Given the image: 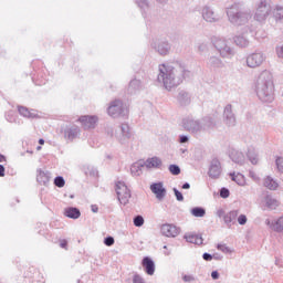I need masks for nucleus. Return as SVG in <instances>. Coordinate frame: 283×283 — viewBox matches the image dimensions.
<instances>
[{
    "mask_svg": "<svg viewBox=\"0 0 283 283\" xmlns=\"http://www.w3.org/2000/svg\"><path fill=\"white\" fill-rule=\"evenodd\" d=\"M178 105L180 107H187L191 105V94L185 90H180L176 96Z\"/></svg>",
    "mask_w": 283,
    "mask_h": 283,
    "instance_id": "nucleus-19",
    "label": "nucleus"
},
{
    "mask_svg": "<svg viewBox=\"0 0 283 283\" xmlns=\"http://www.w3.org/2000/svg\"><path fill=\"white\" fill-rule=\"evenodd\" d=\"M150 45L159 56H169V52H171V43L167 39H155Z\"/></svg>",
    "mask_w": 283,
    "mask_h": 283,
    "instance_id": "nucleus-8",
    "label": "nucleus"
},
{
    "mask_svg": "<svg viewBox=\"0 0 283 283\" xmlns=\"http://www.w3.org/2000/svg\"><path fill=\"white\" fill-rule=\"evenodd\" d=\"M247 158L250 160L251 165H258V163H260L258 150H255L253 147L248 148Z\"/></svg>",
    "mask_w": 283,
    "mask_h": 283,
    "instance_id": "nucleus-28",
    "label": "nucleus"
},
{
    "mask_svg": "<svg viewBox=\"0 0 283 283\" xmlns=\"http://www.w3.org/2000/svg\"><path fill=\"white\" fill-rule=\"evenodd\" d=\"M273 17L275 21H282L283 19V7L276 6L275 9L273 10Z\"/></svg>",
    "mask_w": 283,
    "mask_h": 283,
    "instance_id": "nucleus-40",
    "label": "nucleus"
},
{
    "mask_svg": "<svg viewBox=\"0 0 283 283\" xmlns=\"http://www.w3.org/2000/svg\"><path fill=\"white\" fill-rule=\"evenodd\" d=\"M81 123L83 129L85 132L90 129H96V125H98V116L96 115H82L77 119Z\"/></svg>",
    "mask_w": 283,
    "mask_h": 283,
    "instance_id": "nucleus-10",
    "label": "nucleus"
},
{
    "mask_svg": "<svg viewBox=\"0 0 283 283\" xmlns=\"http://www.w3.org/2000/svg\"><path fill=\"white\" fill-rule=\"evenodd\" d=\"M276 54L279 59H283V45L276 46Z\"/></svg>",
    "mask_w": 283,
    "mask_h": 283,
    "instance_id": "nucleus-55",
    "label": "nucleus"
},
{
    "mask_svg": "<svg viewBox=\"0 0 283 283\" xmlns=\"http://www.w3.org/2000/svg\"><path fill=\"white\" fill-rule=\"evenodd\" d=\"M143 85V82L140 80H132L128 85V90L130 91V94H134V92H138Z\"/></svg>",
    "mask_w": 283,
    "mask_h": 283,
    "instance_id": "nucleus-37",
    "label": "nucleus"
},
{
    "mask_svg": "<svg viewBox=\"0 0 283 283\" xmlns=\"http://www.w3.org/2000/svg\"><path fill=\"white\" fill-rule=\"evenodd\" d=\"M247 216L245 214H240L238 217V223L241 224L242 227H244V224H247Z\"/></svg>",
    "mask_w": 283,
    "mask_h": 283,
    "instance_id": "nucleus-51",
    "label": "nucleus"
},
{
    "mask_svg": "<svg viewBox=\"0 0 283 283\" xmlns=\"http://www.w3.org/2000/svg\"><path fill=\"white\" fill-rule=\"evenodd\" d=\"M181 189H191V185L189 182H185L182 186H181Z\"/></svg>",
    "mask_w": 283,
    "mask_h": 283,
    "instance_id": "nucleus-63",
    "label": "nucleus"
},
{
    "mask_svg": "<svg viewBox=\"0 0 283 283\" xmlns=\"http://www.w3.org/2000/svg\"><path fill=\"white\" fill-rule=\"evenodd\" d=\"M265 61H266V55H264V53L254 52L248 55L245 63L248 67L255 69V67H260V65H262V63H264Z\"/></svg>",
    "mask_w": 283,
    "mask_h": 283,
    "instance_id": "nucleus-11",
    "label": "nucleus"
},
{
    "mask_svg": "<svg viewBox=\"0 0 283 283\" xmlns=\"http://www.w3.org/2000/svg\"><path fill=\"white\" fill-rule=\"evenodd\" d=\"M6 120H8V123H17V113H14V111L7 112Z\"/></svg>",
    "mask_w": 283,
    "mask_h": 283,
    "instance_id": "nucleus-44",
    "label": "nucleus"
},
{
    "mask_svg": "<svg viewBox=\"0 0 283 283\" xmlns=\"http://www.w3.org/2000/svg\"><path fill=\"white\" fill-rule=\"evenodd\" d=\"M143 165L144 167H147V169H160V167H163V159L155 156L146 159Z\"/></svg>",
    "mask_w": 283,
    "mask_h": 283,
    "instance_id": "nucleus-23",
    "label": "nucleus"
},
{
    "mask_svg": "<svg viewBox=\"0 0 283 283\" xmlns=\"http://www.w3.org/2000/svg\"><path fill=\"white\" fill-rule=\"evenodd\" d=\"M161 233L166 238H177V235H180V228L171 223H166L161 226Z\"/></svg>",
    "mask_w": 283,
    "mask_h": 283,
    "instance_id": "nucleus-16",
    "label": "nucleus"
},
{
    "mask_svg": "<svg viewBox=\"0 0 283 283\" xmlns=\"http://www.w3.org/2000/svg\"><path fill=\"white\" fill-rule=\"evenodd\" d=\"M83 174L85 176H91V178H98V169H96L94 166L84 165L82 167Z\"/></svg>",
    "mask_w": 283,
    "mask_h": 283,
    "instance_id": "nucleus-31",
    "label": "nucleus"
},
{
    "mask_svg": "<svg viewBox=\"0 0 283 283\" xmlns=\"http://www.w3.org/2000/svg\"><path fill=\"white\" fill-rule=\"evenodd\" d=\"M142 266L146 275H154L156 273V262L150 256H144L142 260Z\"/></svg>",
    "mask_w": 283,
    "mask_h": 283,
    "instance_id": "nucleus-17",
    "label": "nucleus"
},
{
    "mask_svg": "<svg viewBox=\"0 0 283 283\" xmlns=\"http://www.w3.org/2000/svg\"><path fill=\"white\" fill-rule=\"evenodd\" d=\"M217 216H218V218H223V220H224V217L227 216L224 212V209H219L217 211Z\"/></svg>",
    "mask_w": 283,
    "mask_h": 283,
    "instance_id": "nucleus-57",
    "label": "nucleus"
},
{
    "mask_svg": "<svg viewBox=\"0 0 283 283\" xmlns=\"http://www.w3.org/2000/svg\"><path fill=\"white\" fill-rule=\"evenodd\" d=\"M114 242H115V240H114V237H112V235L104 238L105 247H114Z\"/></svg>",
    "mask_w": 283,
    "mask_h": 283,
    "instance_id": "nucleus-49",
    "label": "nucleus"
},
{
    "mask_svg": "<svg viewBox=\"0 0 283 283\" xmlns=\"http://www.w3.org/2000/svg\"><path fill=\"white\" fill-rule=\"evenodd\" d=\"M115 191L117 193V199L119 200L120 205H129V198H132V190L127 187L125 181H117L115 185Z\"/></svg>",
    "mask_w": 283,
    "mask_h": 283,
    "instance_id": "nucleus-7",
    "label": "nucleus"
},
{
    "mask_svg": "<svg viewBox=\"0 0 283 283\" xmlns=\"http://www.w3.org/2000/svg\"><path fill=\"white\" fill-rule=\"evenodd\" d=\"M168 170L170 171L171 176H180V166L176 164L169 165Z\"/></svg>",
    "mask_w": 283,
    "mask_h": 283,
    "instance_id": "nucleus-42",
    "label": "nucleus"
},
{
    "mask_svg": "<svg viewBox=\"0 0 283 283\" xmlns=\"http://www.w3.org/2000/svg\"><path fill=\"white\" fill-rule=\"evenodd\" d=\"M202 127L205 129H213L216 127V120H213V117L211 116H206L202 118Z\"/></svg>",
    "mask_w": 283,
    "mask_h": 283,
    "instance_id": "nucleus-36",
    "label": "nucleus"
},
{
    "mask_svg": "<svg viewBox=\"0 0 283 283\" xmlns=\"http://www.w3.org/2000/svg\"><path fill=\"white\" fill-rule=\"evenodd\" d=\"M91 211H93V213H98V206L97 205H92L91 206Z\"/></svg>",
    "mask_w": 283,
    "mask_h": 283,
    "instance_id": "nucleus-61",
    "label": "nucleus"
},
{
    "mask_svg": "<svg viewBox=\"0 0 283 283\" xmlns=\"http://www.w3.org/2000/svg\"><path fill=\"white\" fill-rule=\"evenodd\" d=\"M150 191L156 196L157 200H165V196H167V188L161 181L151 184Z\"/></svg>",
    "mask_w": 283,
    "mask_h": 283,
    "instance_id": "nucleus-15",
    "label": "nucleus"
},
{
    "mask_svg": "<svg viewBox=\"0 0 283 283\" xmlns=\"http://www.w3.org/2000/svg\"><path fill=\"white\" fill-rule=\"evenodd\" d=\"M227 17L232 25H247L251 19V11L244 8L241 2H234L227 9Z\"/></svg>",
    "mask_w": 283,
    "mask_h": 283,
    "instance_id": "nucleus-3",
    "label": "nucleus"
},
{
    "mask_svg": "<svg viewBox=\"0 0 283 283\" xmlns=\"http://www.w3.org/2000/svg\"><path fill=\"white\" fill-rule=\"evenodd\" d=\"M53 182L55 187H59V189H63V187H65V178H63V176H56Z\"/></svg>",
    "mask_w": 283,
    "mask_h": 283,
    "instance_id": "nucleus-41",
    "label": "nucleus"
},
{
    "mask_svg": "<svg viewBox=\"0 0 283 283\" xmlns=\"http://www.w3.org/2000/svg\"><path fill=\"white\" fill-rule=\"evenodd\" d=\"M201 14H202L203 21H207V23H218V21H220V17L209 6H205L202 8Z\"/></svg>",
    "mask_w": 283,
    "mask_h": 283,
    "instance_id": "nucleus-12",
    "label": "nucleus"
},
{
    "mask_svg": "<svg viewBox=\"0 0 283 283\" xmlns=\"http://www.w3.org/2000/svg\"><path fill=\"white\" fill-rule=\"evenodd\" d=\"M230 178L233 182L239 185V187H244L247 185V178L240 172H238L237 175L235 172H230Z\"/></svg>",
    "mask_w": 283,
    "mask_h": 283,
    "instance_id": "nucleus-29",
    "label": "nucleus"
},
{
    "mask_svg": "<svg viewBox=\"0 0 283 283\" xmlns=\"http://www.w3.org/2000/svg\"><path fill=\"white\" fill-rule=\"evenodd\" d=\"M133 224L134 227H143V224H145V218H143L140 214L135 216L133 219Z\"/></svg>",
    "mask_w": 283,
    "mask_h": 283,
    "instance_id": "nucleus-43",
    "label": "nucleus"
},
{
    "mask_svg": "<svg viewBox=\"0 0 283 283\" xmlns=\"http://www.w3.org/2000/svg\"><path fill=\"white\" fill-rule=\"evenodd\" d=\"M51 178L52 177H51L50 171H45L41 168L36 169V182H39V185H43L44 187H48Z\"/></svg>",
    "mask_w": 283,
    "mask_h": 283,
    "instance_id": "nucleus-22",
    "label": "nucleus"
},
{
    "mask_svg": "<svg viewBox=\"0 0 283 283\" xmlns=\"http://www.w3.org/2000/svg\"><path fill=\"white\" fill-rule=\"evenodd\" d=\"M223 123L228 127H235V114H233V106L228 104L223 111Z\"/></svg>",
    "mask_w": 283,
    "mask_h": 283,
    "instance_id": "nucleus-14",
    "label": "nucleus"
},
{
    "mask_svg": "<svg viewBox=\"0 0 283 283\" xmlns=\"http://www.w3.org/2000/svg\"><path fill=\"white\" fill-rule=\"evenodd\" d=\"M212 44L220 53V56H222L223 59H228V56H233V49H231V46L227 44V40L222 38H214L212 39Z\"/></svg>",
    "mask_w": 283,
    "mask_h": 283,
    "instance_id": "nucleus-9",
    "label": "nucleus"
},
{
    "mask_svg": "<svg viewBox=\"0 0 283 283\" xmlns=\"http://www.w3.org/2000/svg\"><path fill=\"white\" fill-rule=\"evenodd\" d=\"M78 136H81V128H78V126L76 125H73L64 129V138L70 143L75 140V138H78Z\"/></svg>",
    "mask_w": 283,
    "mask_h": 283,
    "instance_id": "nucleus-20",
    "label": "nucleus"
},
{
    "mask_svg": "<svg viewBox=\"0 0 283 283\" xmlns=\"http://www.w3.org/2000/svg\"><path fill=\"white\" fill-rule=\"evenodd\" d=\"M182 280H184V282H191L193 280V276H191V275H184Z\"/></svg>",
    "mask_w": 283,
    "mask_h": 283,
    "instance_id": "nucleus-60",
    "label": "nucleus"
},
{
    "mask_svg": "<svg viewBox=\"0 0 283 283\" xmlns=\"http://www.w3.org/2000/svg\"><path fill=\"white\" fill-rule=\"evenodd\" d=\"M60 247H61V249H65V251H67V240L66 239H61L60 240Z\"/></svg>",
    "mask_w": 283,
    "mask_h": 283,
    "instance_id": "nucleus-53",
    "label": "nucleus"
},
{
    "mask_svg": "<svg viewBox=\"0 0 283 283\" xmlns=\"http://www.w3.org/2000/svg\"><path fill=\"white\" fill-rule=\"evenodd\" d=\"M7 158L3 154H0V163H6Z\"/></svg>",
    "mask_w": 283,
    "mask_h": 283,
    "instance_id": "nucleus-64",
    "label": "nucleus"
},
{
    "mask_svg": "<svg viewBox=\"0 0 283 283\" xmlns=\"http://www.w3.org/2000/svg\"><path fill=\"white\" fill-rule=\"evenodd\" d=\"M184 239L186 242H189L190 244H197L200 247L202 242H205V239H202V234H196V233H186L184 235Z\"/></svg>",
    "mask_w": 283,
    "mask_h": 283,
    "instance_id": "nucleus-24",
    "label": "nucleus"
},
{
    "mask_svg": "<svg viewBox=\"0 0 283 283\" xmlns=\"http://www.w3.org/2000/svg\"><path fill=\"white\" fill-rule=\"evenodd\" d=\"M119 127L122 132V136L119 137V143L120 145H127V140H130V138L134 136V133L132 132V128L127 123L120 124Z\"/></svg>",
    "mask_w": 283,
    "mask_h": 283,
    "instance_id": "nucleus-18",
    "label": "nucleus"
},
{
    "mask_svg": "<svg viewBox=\"0 0 283 283\" xmlns=\"http://www.w3.org/2000/svg\"><path fill=\"white\" fill-rule=\"evenodd\" d=\"M202 259L206 261V262H211V260H213V254L209 253V252H205L202 254Z\"/></svg>",
    "mask_w": 283,
    "mask_h": 283,
    "instance_id": "nucleus-52",
    "label": "nucleus"
},
{
    "mask_svg": "<svg viewBox=\"0 0 283 283\" xmlns=\"http://www.w3.org/2000/svg\"><path fill=\"white\" fill-rule=\"evenodd\" d=\"M222 255L221 254H219V253H214V254H212V260H222Z\"/></svg>",
    "mask_w": 283,
    "mask_h": 283,
    "instance_id": "nucleus-62",
    "label": "nucleus"
},
{
    "mask_svg": "<svg viewBox=\"0 0 283 283\" xmlns=\"http://www.w3.org/2000/svg\"><path fill=\"white\" fill-rule=\"evenodd\" d=\"M233 41L238 48H249V40L244 35H237Z\"/></svg>",
    "mask_w": 283,
    "mask_h": 283,
    "instance_id": "nucleus-35",
    "label": "nucleus"
},
{
    "mask_svg": "<svg viewBox=\"0 0 283 283\" xmlns=\"http://www.w3.org/2000/svg\"><path fill=\"white\" fill-rule=\"evenodd\" d=\"M136 3L142 10H145V8H149V1L147 0H137Z\"/></svg>",
    "mask_w": 283,
    "mask_h": 283,
    "instance_id": "nucleus-50",
    "label": "nucleus"
},
{
    "mask_svg": "<svg viewBox=\"0 0 283 283\" xmlns=\"http://www.w3.org/2000/svg\"><path fill=\"white\" fill-rule=\"evenodd\" d=\"M212 280H220V272L218 270H214L211 272Z\"/></svg>",
    "mask_w": 283,
    "mask_h": 283,
    "instance_id": "nucleus-56",
    "label": "nucleus"
},
{
    "mask_svg": "<svg viewBox=\"0 0 283 283\" xmlns=\"http://www.w3.org/2000/svg\"><path fill=\"white\" fill-rule=\"evenodd\" d=\"M179 143H181V144L189 143V136L180 135L179 136Z\"/></svg>",
    "mask_w": 283,
    "mask_h": 283,
    "instance_id": "nucleus-54",
    "label": "nucleus"
},
{
    "mask_svg": "<svg viewBox=\"0 0 283 283\" xmlns=\"http://www.w3.org/2000/svg\"><path fill=\"white\" fill-rule=\"evenodd\" d=\"M64 216L71 220H78L81 218V210L76 207H69L65 208Z\"/></svg>",
    "mask_w": 283,
    "mask_h": 283,
    "instance_id": "nucleus-27",
    "label": "nucleus"
},
{
    "mask_svg": "<svg viewBox=\"0 0 283 283\" xmlns=\"http://www.w3.org/2000/svg\"><path fill=\"white\" fill-rule=\"evenodd\" d=\"M219 196H220V198L227 199V198H229L231 196V191L229 190V188L222 187L219 190Z\"/></svg>",
    "mask_w": 283,
    "mask_h": 283,
    "instance_id": "nucleus-46",
    "label": "nucleus"
},
{
    "mask_svg": "<svg viewBox=\"0 0 283 283\" xmlns=\"http://www.w3.org/2000/svg\"><path fill=\"white\" fill-rule=\"evenodd\" d=\"M18 112L20 116H23V118H39V114H36L34 109L30 111V108L25 106L18 105Z\"/></svg>",
    "mask_w": 283,
    "mask_h": 283,
    "instance_id": "nucleus-25",
    "label": "nucleus"
},
{
    "mask_svg": "<svg viewBox=\"0 0 283 283\" xmlns=\"http://www.w3.org/2000/svg\"><path fill=\"white\" fill-rule=\"evenodd\" d=\"M218 251H221L222 253L230 254L233 253V250L231 248L227 247V244L219 243L217 245Z\"/></svg>",
    "mask_w": 283,
    "mask_h": 283,
    "instance_id": "nucleus-45",
    "label": "nucleus"
},
{
    "mask_svg": "<svg viewBox=\"0 0 283 283\" xmlns=\"http://www.w3.org/2000/svg\"><path fill=\"white\" fill-rule=\"evenodd\" d=\"M264 200L268 209H275L277 207V199H273L271 195H266Z\"/></svg>",
    "mask_w": 283,
    "mask_h": 283,
    "instance_id": "nucleus-38",
    "label": "nucleus"
},
{
    "mask_svg": "<svg viewBox=\"0 0 283 283\" xmlns=\"http://www.w3.org/2000/svg\"><path fill=\"white\" fill-rule=\"evenodd\" d=\"M275 165H276L277 171H280V174H283V157H277L275 159Z\"/></svg>",
    "mask_w": 283,
    "mask_h": 283,
    "instance_id": "nucleus-48",
    "label": "nucleus"
},
{
    "mask_svg": "<svg viewBox=\"0 0 283 283\" xmlns=\"http://www.w3.org/2000/svg\"><path fill=\"white\" fill-rule=\"evenodd\" d=\"M221 174H222V165L220 164V160L218 158L212 159L208 170L209 178L217 180V178H220Z\"/></svg>",
    "mask_w": 283,
    "mask_h": 283,
    "instance_id": "nucleus-13",
    "label": "nucleus"
},
{
    "mask_svg": "<svg viewBox=\"0 0 283 283\" xmlns=\"http://www.w3.org/2000/svg\"><path fill=\"white\" fill-rule=\"evenodd\" d=\"M143 163L144 160H139L130 166L132 176H140V174H143V167H145V164Z\"/></svg>",
    "mask_w": 283,
    "mask_h": 283,
    "instance_id": "nucleus-32",
    "label": "nucleus"
},
{
    "mask_svg": "<svg viewBox=\"0 0 283 283\" xmlns=\"http://www.w3.org/2000/svg\"><path fill=\"white\" fill-rule=\"evenodd\" d=\"M264 187H266V189H270V191H275L280 185L277 184V181L273 180V177L268 176L264 180Z\"/></svg>",
    "mask_w": 283,
    "mask_h": 283,
    "instance_id": "nucleus-33",
    "label": "nucleus"
},
{
    "mask_svg": "<svg viewBox=\"0 0 283 283\" xmlns=\"http://www.w3.org/2000/svg\"><path fill=\"white\" fill-rule=\"evenodd\" d=\"M229 158L232 160V163H235V165H244L247 163V157H244V153L235 149H231L229 153Z\"/></svg>",
    "mask_w": 283,
    "mask_h": 283,
    "instance_id": "nucleus-21",
    "label": "nucleus"
},
{
    "mask_svg": "<svg viewBox=\"0 0 283 283\" xmlns=\"http://www.w3.org/2000/svg\"><path fill=\"white\" fill-rule=\"evenodd\" d=\"M107 114L112 118H127V115L129 114V111L127 109V106L123 103L120 99H115L109 103L107 107Z\"/></svg>",
    "mask_w": 283,
    "mask_h": 283,
    "instance_id": "nucleus-4",
    "label": "nucleus"
},
{
    "mask_svg": "<svg viewBox=\"0 0 283 283\" xmlns=\"http://www.w3.org/2000/svg\"><path fill=\"white\" fill-rule=\"evenodd\" d=\"M208 67L210 70H222V67H224V62L218 56H210L208 60Z\"/></svg>",
    "mask_w": 283,
    "mask_h": 283,
    "instance_id": "nucleus-26",
    "label": "nucleus"
},
{
    "mask_svg": "<svg viewBox=\"0 0 283 283\" xmlns=\"http://www.w3.org/2000/svg\"><path fill=\"white\" fill-rule=\"evenodd\" d=\"M6 177V166L0 164V178Z\"/></svg>",
    "mask_w": 283,
    "mask_h": 283,
    "instance_id": "nucleus-58",
    "label": "nucleus"
},
{
    "mask_svg": "<svg viewBox=\"0 0 283 283\" xmlns=\"http://www.w3.org/2000/svg\"><path fill=\"white\" fill-rule=\"evenodd\" d=\"M181 127L185 132H189V134H200V132H203L202 122L192 116L184 117L181 119Z\"/></svg>",
    "mask_w": 283,
    "mask_h": 283,
    "instance_id": "nucleus-5",
    "label": "nucleus"
},
{
    "mask_svg": "<svg viewBox=\"0 0 283 283\" xmlns=\"http://www.w3.org/2000/svg\"><path fill=\"white\" fill-rule=\"evenodd\" d=\"M174 195L176 197V200L178 202H184L185 201V196L182 195V192L180 190H178V188H172Z\"/></svg>",
    "mask_w": 283,
    "mask_h": 283,
    "instance_id": "nucleus-47",
    "label": "nucleus"
},
{
    "mask_svg": "<svg viewBox=\"0 0 283 283\" xmlns=\"http://www.w3.org/2000/svg\"><path fill=\"white\" fill-rule=\"evenodd\" d=\"M163 67L164 69H159L157 81L163 83L164 87L168 91L172 87H178V85L191 74V72L185 67V64L180 62H177L175 66H166L163 64Z\"/></svg>",
    "mask_w": 283,
    "mask_h": 283,
    "instance_id": "nucleus-1",
    "label": "nucleus"
},
{
    "mask_svg": "<svg viewBox=\"0 0 283 283\" xmlns=\"http://www.w3.org/2000/svg\"><path fill=\"white\" fill-rule=\"evenodd\" d=\"M238 210H232L224 216V222L228 227H231V224H235V220H238Z\"/></svg>",
    "mask_w": 283,
    "mask_h": 283,
    "instance_id": "nucleus-30",
    "label": "nucleus"
},
{
    "mask_svg": "<svg viewBox=\"0 0 283 283\" xmlns=\"http://www.w3.org/2000/svg\"><path fill=\"white\" fill-rule=\"evenodd\" d=\"M254 92L261 103H273L275 101V84L273 75L269 71H262L255 81Z\"/></svg>",
    "mask_w": 283,
    "mask_h": 283,
    "instance_id": "nucleus-2",
    "label": "nucleus"
},
{
    "mask_svg": "<svg viewBox=\"0 0 283 283\" xmlns=\"http://www.w3.org/2000/svg\"><path fill=\"white\" fill-rule=\"evenodd\" d=\"M190 213L195 218H205V216H207V209H205L203 207H193L190 210Z\"/></svg>",
    "mask_w": 283,
    "mask_h": 283,
    "instance_id": "nucleus-34",
    "label": "nucleus"
},
{
    "mask_svg": "<svg viewBox=\"0 0 283 283\" xmlns=\"http://www.w3.org/2000/svg\"><path fill=\"white\" fill-rule=\"evenodd\" d=\"M272 10L273 8L271 7V1L261 0L254 14L255 21H259V23H264V21H266L269 18V14H271Z\"/></svg>",
    "mask_w": 283,
    "mask_h": 283,
    "instance_id": "nucleus-6",
    "label": "nucleus"
},
{
    "mask_svg": "<svg viewBox=\"0 0 283 283\" xmlns=\"http://www.w3.org/2000/svg\"><path fill=\"white\" fill-rule=\"evenodd\" d=\"M272 231L275 233H282L283 231V217H280L276 221H274L272 226Z\"/></svg>",
    "mask_w": 283,
    "mask_h": 283,
    "instance_id": "nucleus-39",
    "label": "nucleus"
},
{
    "mask_svg": "<svg viewBox=\"0 0 283 283\" xmlns=\"http://www.w3.org/2000/svg\"><path fill=\"white\" fill-rule=\"evenodd\" d=\"M265 224H266V227H269L270 229H271V231H273V224H274V221H271V219H266L265 220Z\"/></svg>",
    "mask_w": 283,
    "mask_h": 283,
    "instance_id": "nucleus-59",
    "label": "nucleus"
}]
</instances>
